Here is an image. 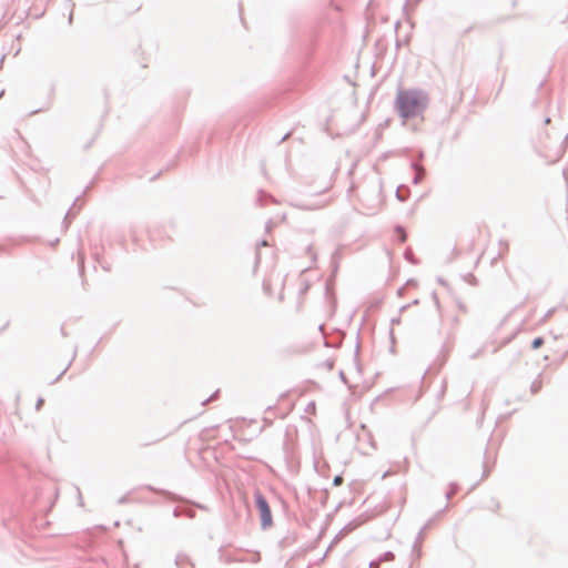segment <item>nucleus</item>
<instances>
[{"label":"nucleus","instance_id":"nucleus-1","mask_svg":"<svg viewBox=\"0 0 568 568\" xmlns=\"http://www.w3.org/2000/svg\"><path fill=\"white\" fill-rule=\"evenodd\" d=\"M426 105L427 97L420 90L399 89L396 94L395 108L404 121L420 115Z\"/></svg>","mask_w":568,"mask_h":568},{"label":"nucleus","instance_id":"nucleus-2","mask_svg":"<svg viewBox=\"0 0 568 568\" xmlns=\"http://www.w3.org/2000/svg\"><path fill=\"white\" fill-rule=\"evenodd\" d=\"M255 500L261 515L262 526L266 528L272 525V514L270 506L261 493L255 494Z\"/></svg>","mask_w":568,"mask_h":568},{"label":"nucleus","instance_id":"nucleus-3","mask_svg":"<svg viewBox=\"0 0 568 568\" xmlns=\"http://www.w3.org/2000/svg\"><path fill=\"white\" fill-rule=\"evenodd\" d=\"M544 344V339L541 337H537L532 341V348L537 349Z\"/></svg>","mask_w":568,"mask_h":568},{"label":"nucleus","instance_id":"nucleus-4","mask_svg":"<svg viewBox=\"0 0 568 568\" xmlns=\"http://www.w3.org/2000/svg\"><path fill=\"white\" fill-rule=\"evenodd\" d=\"M342 483H343L342 476H336L333 480L334 486H339V485H342Z\"/></svg>","mask_w":568,"mask_h":568},{"label":"nucleus","instance_id":"nucleus-5","mask_svg":"<svg viewBox=\"0 0 568 568\" xmlns=\"http://www.w3.org/2000/svg\"><path fill=\"white\" fill-rule=\"evenodd\" d=\"M43 404V399H40L39 403H38V408H40V406Z\"/></svg>","mask_w":568,"mask_h":568}]
</instances>
